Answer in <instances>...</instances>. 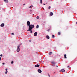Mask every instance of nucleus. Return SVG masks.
<instances>
[{
    "label": "nucleus",
    "mask_w": 77,
    "mask_h": 77,
    "mask_svg": "<svg viewBox=\"0 0 77 77\" xmlns=\"http://www.w3.org/2000/svg\"><path fill=\"white\" fill-rule=\"evenodd\" d=\"M34 25H30L29 26V31H30V30H32V29H33L34 28Z\"/></svg>",
    "instance_id": "obj_1"
},
{
    "label": "nucleus",
    "mask_w": 77,
    "mask_h": 77,
    "mask_svg": "<svg viewBox=\"0 0 77 77\" xmlns=\"http://www.w3.org/2000/svg\"><path fill=\"white\" fill-rule=\"evenodd\" d=\"M17 52H19L20 51V46H17Z\"/></svg>",
    "instance_id": "obj_2"
},
{
    "label": "nucleus",
    "mask_w": 77,
    "mask_h": 77,
    "mask_svg": "<svg viewBox=\"0 0 77 77\" xmlns=\"http://www.w3.org/2000/svg\"><path fill=\"white\" fill-rule=\"evenodd\" d=\"M27 26H30V22L29 21H28L27 23Z\"/></svg>",
    "instance_id": "obj_3"
},
{
    "label": "nucleus",
    "mask_w": 77,
    "mask_h": 77,
    "mask_svg": "<svg viewBox=\"0 0 77 77\" xmlns=\"http://www.w3.org/2000/svg\"><path fill=\"white\" fill-rule=\"evenodd\" d=\"M37 34H38L37 32H35L34 34V36H37Z\"/></svg>",
    "instance_id": "obj_4"
},
{
    "label": "nucleus",
    "mask_w": 77,
    "mask_h": 77,
    "mask_svg": "<svg viewBox=\"0 0 77 77\" xmlns=\"http://www.w3.org/2000/svg\"><path fill=\"white\" fill-rule=\"evenodd\" d=\"M38 72L39 73H41V72H42V71H41V69H38Z\"/></svg>",
    "instance_id": "obj_5"
},
{
    "label": "nucleus",
    "mask_w": 77,
    "mask_h": 77,
    "mask_svg": "<svg viewBox=\"0 0 77 77\" xmlns=\"http://www.w3.org/2000/svg\"><path fill=\"white\" fill-rule=\"evenodd\" d=\"M51 63H52V64H53L54 65V66H55V64H56V63H55V62H53V61H52V62H51Z\"/></svg>",
    "instance_id": "obj_6"
},
{
    "label": "nucleus",
    "mask_w": 77,
    "mask_h": 77,
    "mask_svg": "<svg viewBox=\"0 0 77 77\" xmlns=\"http://www.w3.org/2000/svg\"><path fill=\"white\" fill-rule=\"evenodd\" d=\"M4 26H5V24H4V23H2L0 25L1 27H4Z\"/></svg>",
    "instance_id": "obj_7"
},
{
    "label": "nucleus",
    "mask_w": 77,
    "mask_h": 77,
    "mask_svg": "<svg viewBox=\"0 0 77 77\" xmlns=\"http://www.w3.org/2000/svg\"><path fill=\"white\" fill-rule=\"evenodd\" d=\"M35 68H37V67H39V64L35 65Z\"/></svg>",
    "instance_id": "obj_8"
},
{
    "label": "nucleus",
    "mask_w": 77,
    "mask_h": 77,
    "mask_svg": "<svg viewBox=\"0 0 77 77\" xmlns=\"http://www.w3.org/2000/svg\"><path fill=\"white\" fill-rule=\"evenodd\" d=\"M4 1L5 3H8L9 1L8 0H4Z\"/></svg>",
    "instance_id": "obj_9"
},
{
    "label": "nucleus",
    "mask_w": 77,
    "mask_h": 77,
    "mask_svg": "<svg viewBox=\"0 0 77 77\" xmlns=\"http://www.w3.org/2000/svg\"><path fill=\"white\" fill-rule=\"evenodd\" d=\"M46 38H47V39H50V37L48 35H47L46 36Z\"/></svg>",
    "instance_id": "obj_10"
},
{
    "label": "nucleus",
    "mask_w": 77,
    "mask_h": 77,
    "mask_svg": "<svg viewBox=\"0 0 77 77\" xmlns=\"http://www.w3.org/2000/svg\"><path fill=\"white\" fill-rule=\"evenodd\" d=\"M61 71H62V72H65V70H64V69H61Z\"/></svg>",
    "instance_id": "obj_11"
},
{
    "label": "nucleus",
    "mask_w": 77,
    "mask_h": 77,
    "mask_svg": "<svg viewBox=\"0 0 77 77\" xmlns=\"http://www.w3.org/2000/svg\"><path fill=\"white\" fill-rule=\"evenodd\" d=\"M50 15H51V16L53 15V13L52 12H50Z\"/></svg>",
    "instance_id": "obj_12"
},
{
    "label": "nucleus",
    "mask_w": 77,
    "mask_h": 77,
    "mask_svg": "<svg viewBox=\"0 0 77 77\" xmlns=\"http://www.w3.org/2000/svg\"><path fill=\"white\" fill-rule=\"evenodd\" d=\"M39 28V25H37V26L36 27V29H38Z\"/></svg>",
    "instance_id": "obj_13"
},
{
    "label": "nucleus",
    "mask_w": 77,
    "mask_h": 77,
    "mask_svg": "<svg viewBox=\"0 0 77 77\" xmlns=\"http://www.w3.org/2000/svg\"><path fill=\"white\" fill-rule=\"evenodd\" d=\"M64 58H65V59H66V54H64Z\"/></svg>",
    "instance_id": "obj_14"
},
{
    "label": "nucleus",
    "mask_w": 77,
    "mask_h": 77,
    "mask_svg": "<svg viewBox=\"0 0 77 77\" xmlns=\"http://www.w3.org/2000/svg\"><path fill=\"white\" fill-rule=\"evenodd\" d=\"M51 54H52V52H49V55H51Z\"/></svg>",
    "instance_id": "obj_15"
},
{
    "label": "nucleus",
    "mask_w": 77,
    "mask_h": 77,
    "mask_svg": "<svg viewBox=\"0 0 77 77\" xmlns=\"http://www.w3.org/2000/svg\"><path fill=\"white\" fill-rule=\"evenodd\" d=\"M41 4H42V0H41L40 1Z\"/></svg>",
    "instance_id": "obj_16"
},
{
    "label": "nucleus",
    "mask_w": 77,
    "mask_h": 77,
    "mask_svg": "<svg viewBox=\"0 0 77 77\" xmlns=\"http://www.w3.org/2000/svg\"><path fill=\"white\" fill-rule=\"evenodd\" d=\"M52 38H54V37H55L54 35H52Z\"/></svg>",
    "instance_id": "obj_17"
},
{
    "label": "nucleus",
    "mask_w": 77,
    "mask_h": 77,
    "mask_svg": "<svg viewBox=\"0 0 77 77\" xmlns=\"http://www.w3.org/2000/svg\"><path fill=\"white\" fill-rule=\"evenodd\" d=\"M60 32H58V35H60Z\"/></svg>",
    "instance_id": "obj_18"
},
{
    "label": "nucleus",
    "mask_w": 77,
    "mask_h": 77,
    "mask_svg": "<svg viewBox=\"0 0 77 77\" xmlns=\"http://www.w3.org/2000/svg\"><path fill=\"white\" fill-rule=\"evenodd\" d=\"M36 18H37V19H39V16H37L36 17Z\"/></svg>",
    "instance_id": "obj_19"
},
{
    "label": "nucleus",
    "mask_w": 77,
    "mask_h": 77,
    "mask_svg": "<svg viewBox=\"0 0 77 77\" xmlns=\"http://www.w3.org/2000/svg\"><path fill=\"white\" fill-rule=\"evenodd\" d=\"M32 7H33V6L31 5V6L29 7V8H32Z\"/></svg>",
    "instance_id": "obj_20"
},
{
    "label": "nucleus",
    "mask_w": 77,
    "mask_h": 77,
    "mask_svg": "<svg viewBox=\"0 0 77 77\" xmlns=\"http://www.w3.org/2000/svg\"><path fill=\"white\" fill-rule=\"evenodd\" d=\"M22 45V44L21 43L20 45H19L18 46H19V47H20V46L21 45Z\"/></svg>",
    "instance_id": "obj_21"
},
{
    "label": "nucleus",
    "mask_w": 77,
    "mask_h": 77,
    "mask_svg": "<svg viewBox=\"0 0 77 77\" xmlns=\"http://www.w3.org/2000/svg\"><path fill=\"white\" fill-rule=\"evenodd\" d=\"M7 72H8V70H6V71L5 72L6 74H7Z\"/></svg>",
    "instance_id": "obj_22"
},
{
    "label": "nucleus",
    "mask_w": 77,
    "mask_h": 77,
    "mask_svg": "<svg viewBox=\"0 0 77 77\" xmlns=\"http://www.w3.org/2000/svg\"><path fill=\"white\" fill-rule=\"evenodd\" d=\"M50 8H51V7L50 6H49V7H48V8L50 9Z\"/></svg>",
    "instance_id": "obj_23"
},
{
    "label": "nucleus",
    "mask_w": 77,
    "mask_h": 77,
    "mask_svg": "<svg viewBox=\"0 0 77 77\" xmlns=\"http://www.w3.org/2000/svg\"><path fill=\"white\" fill-rule=\"evenodd\" d=\"M0 56L1 57H2V56H3V55L2 54H1L0 55Z\"/></svg>",
    "instance_id": "obj_24"
},
{
    "label": "nucleus",
    "mask_w": 77,
    "mask_h": 77,
    "mask_svg": "<svg viewBox=\"0 0 77 77\" xmlns=\"http://www.w3.org/2000/svg\"><path fill=\"white\" fill-rule=\"evenodd\" d=\"M11 63H12V64L13 63H14V61H12L11 62Z\"/></svg>",
    "instance_id": "obj_25"
},
{
    "label": "nucleus",
    "mask_w": 77,
    "mask_h": 77,
    "mask_svg": "<svg viewBox=\"0 0 77 77\" xmlns=\"http://www.w3.org/2000/svg\"><path fill=\"white\" fill-rule=\"evenodd\" d=\"M30 31H30V33H32V30H30Z\"/></svg>",
    "instance_id": "obj_26"
},
{
    "label": "nucleus",
    "mask_w": 77,
    "mask_h": 77,
    "mask_svg": "<svg viewBox=\"0 0 77 77\" xmlns=\"http://www.w3.org/2000/svg\"><path fill=\"white\" fill-rule=\"evenodd\" d=\"M11 35H14V34L13 33H11Z\"/></svg>",
    "instance_id": "obj_27"
},
{
    "label": "nucleus",
    "mask_w": 77,
    "mask_h": 77,
    "mask_svg": "<svg viewBox=\"0 0 77 77\" xmlns=\"http://www.w3.org/2000/svg\"><path fill=\"white\" fill-rule=\"evenodd\" d=\"M2 60V58H1V57H0V60Z\"/></svg>",
    "instance_id": "obj_28"
},
{
    "label": "nucleus",
    "mask_w": 77,
    "mask_h": 77,
    "mask_svg": "<svg viewBox=\"0 0 77 77\" xmlns=\"http://www.w3.org/2000/svg\"><path fill=\"white\" fill-rule=\"evenodd\" d=\"M5 63H2V64L3 65H5Z\"/></svg>",
    "instance_id": "obj_29"
},
{
    "label": "nucleus",
    "mask_w": 77,
    "mask_h": 77,
    "mask_svg": "<svg viewBox=\"0 0 77 77\" xmlns=\"http://www.w3.org/2000/svg\"><path fill=\"white\" fill-rule=\"evenodd\" d=\"M5 70H6V71H8V69H6Z\"/></svg>",
    "instance_id": "obj_30"
},
{
    "label": "nucleus",
    "mask_w": 77,
    "mask_h": 77,
    "mask_svg": "<svg viewBox=\"0 0 77 77\" xmlns=\"http://www.w3.org/2000/svg\"><path fill=\"white\" fill-rule=\"evenodd\" d=\"M67 68H69V66H67Z\"/></svg>",
    "instance_id": "obj_31"
},
{
    "label": "nucleus",
    "mask_w": 77,
    "mask_h": 77,
    "mask_svg": "<svg viewBox=\"0 0 77 77\" xmlns=\"http://www.w3.org/2000/svg\"><path fill=\"white\" fill-rule=\"evenodd\" d=\"M56 67L57 68V67H58V66H56Z\"/></svg>",
    "instance_id": "obj_32"
},
{
    "label": "nucleus",
    "mask_w": 77,
    "mask_h": 77,
    "mask_svg": "<svg viewBox=\"0 0 77 77\" xmlns=\"http://www.w3.org/2000/svg\"><path fill=\"white\" fill-rule=\"evenodd\" d=\"M27 31H28V32L29 31V29H28V30H27Z\"/></svg>",
    "instance_id": "obj_33"
},
{
    "label": "nucleus",
    "mask_w": 77,
    "mask_h": 77,
    "mask_svg": "<svg viewBox=\"0 0 77 77\" xmlns=\"http://www.w3.org/2000/svg\"><path fill=\"white\" fill-rule=\"evenodd\" d=\"M48 75H49V77H50V75L49 74Z\"/></svg>",
    "instance_id": "obj_34"
},
{
    "label": "nucleus",
    "mask_w": 77,
    "mask_h": 77,
    "mask_svg": "<svg viewBox=\"0 0 77 77\" xmlns=\"http://www.w3.org/2000/svg\"><path fill=\"white\" fill-rule=\"evenodd\" d=\"M24 5H25V4H23V6H24Z\"/></svg>",
    "instance_id": "obj_35"
},
{
    "label": "nucleus",
    "mask_w": 77,
    "mask_h": 77,
    "mask_svg": "<svg viewBox=\"0 0 77 77\" xmlns=\"http://www.w3.org/2000/svg\"><path fill=\"white\" fill-rule=\"evenodd\" d=\"M76 24H77V22L76 23Z\"/></svg>",
    "instance_id": "obj_36"
},
{
    "label": "nucleus",
    "mask_w": 77,
    "mask_h": 77,
    "mask_svg": "<svg viewBox=\"0 0 77 77\" xmlns=\"http://www.w3.org/2000/svg\"><path fill=\"white\" fill-rule=\"evenodd\" d=\"M45 4H44L43 5H45Z\"/></svg>",
    "instance_id": "obj_37"
}]
</instances>
